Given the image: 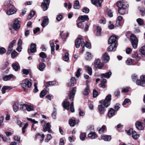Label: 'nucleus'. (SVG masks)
<instances>
[{
    "instance_id": "nucleus-1",
    "label": "nucleus",
    "mask_w": 145,
    "mask_h": 145,
    "mask_svg": "<svg viewBox=\"0 0 145 145\" xmlns=\"http://www.w3.org/2000/svg\"><path fill=\"white\" fill-rule=\"evenodd\" d=\"M111 96L110 94H108L106 97L105 100H102L99 101V102L103 104V105H99L98 107V110L101 114H104L105 112V107H108L110 104V101L111 100Z\"/></svg>"
},
{
    "instance_id": "nucleus-2",
    "label": "nucleus",
    "mask_w": 145,
    "mask_h": 145,
    "mask_svg": "<svg viewBox=\"0 0 145 145\" xmlns=\"http://www.w3.org/2000/svg\"><path fill=\"white\" fill-rule=\"evenodd\" d=\"M108 43L110 45L108 48V51L110 52L114 50L118 45L117 37L114 36H111L108 40Z\"/></svg>"
},
{
    "instance_id": "nucleus-3",
    "label": "nucleus",
    "mask_w": 145,
    "mask_h": 145,
    "mask_svg": "<svg viewBox=\"0 0 145 145\" xmlns=\"http://www.w3.org/2000/svg\"><path fill=\"white\" fill-rule=\"evenodd\" d=\"M130 40L133 47L134 49L137 48L138 43V40L137 37L133 34L130 36Z\"/></svg>"
},
{
    "instance_id": "nucleus-4",
    "label": "nucleus",
    "mask_w": 145,
    "mask_h": 145,
    "mask_svg": "<svg viewBox=\"0 0 145 145\" xmlns=\"http://www.w3.org/2000/svg\"><path fill=\"white\" fill-rule=\"evenodd\" d=\"M31 85V82L27 79H25L24 81L21 84L22 87L25 90L27 88L30 87Z\"/></svg>"
},
{
    "instance_id": "nucleus-5",
    "label": "nucleus",
    "mask_w": 145,
    "mask_h": 145,
    "mask_svg": "<svg viewBox=\"0 0 145 145\" xmlns=\"http://www.w3.org/2000/svg\"><path fill=\"white\" fill-rule=\"evenodd\" d=\"M136 84L142 87L145 86V75H142L140 76V80H137Z\"/></svg>"
},
{
    "instance_id": "nucleus-6",
    "label": "nucleus",
    "mask_w": 145,
    "mask_h": 145,
    "mask_svg": "<svg viewBox=\"0 0 145 145\" xmlns=\"http://www.w3.org/2000/svg\"><path fill=\"white\" fill-rule=\"evenodd\" d=\"M51 125L49 123H45L43 125V131L44 132L48 131V132L50 133H52V131L51 129Z\"/></svg>"
},
{
    "instance_id": "nucleus-7",
    "label": "nucleus",
    "mask_w": 145,
    "mask_h": 145,
    "mask_svg": "<svg viewBox=\"0 0 145 145\" xmlns=\"http://www.w3.org/2000/svg\"><path fill=\"white\" fill-rule=\"evenodd\" d=\"M116 5L118 8H127L128 6L126 3L123 1H118Z\"/></svg>"
},
{
    "instance_id": "nucleus-8",
    "label": "nucleus",
    "mask_w": 145,
    "mask_h": 145,
    "mask_svg": "<svg viewBox=\"0 0 145 145\" xmlns=\"http://www.w3.org/2000/svg\"><path fill=\"white\" fill-rule=\"evenodd\" d=\"M16 42V40H14L10 42L8 48V50L6 53L8 55L11 53V52L12 51L13 47Z\"/></svg>"
},
{
    "instance_id": "nucleus-9",
    "label": "nucleus",
    "mask_w": 145,
    "mask_h": 145,
    "mask_svg": "<svg viewBox=\"0 0 145 145\" xmlns=\"http://www.w3.org/2000/svg\"><path fill=\"white\" fill-rule=\"evenodd\" d=\"M95 67L99 69H101L104 66V64L101 63V60L99 59L95 60L94 63Z\"/></svg>"
},
{
    "instance_id": "nucleus-10",
    "label": "nucleus",
    "mask_w": 145,
    "mask_h": 145,
    "mask_svg": "<svg viewBox=\"0 0 145 145\" xmlns=\"http://www.w3.org/2000/svg\"><path fill=\"white\" fill-rule=\"evenodd\" d=\"M20 21L17 19H16L14 20L12 26L13 28L15 30H17L20 28Z\"/></svg>"
},
{
    "instance_id": "nucleus-11",
    "label": "nucleus",
    "mask_w": 145,
    "mask_h": 145,
    "mask_svg": "<svg viewBox=\"0 0 145 145\" xmlns=\"http://www.w3.org/2000/svg\"><path fill=\"white\" fill-rule=\"evenodd\" d=\"M36 45L34 43L31 44L30 48L28 49V53L30 54L35 52L36 50Z\"/></svg>"
},
{
    "instance_id": "nucleus-12",
    "label": "nucleus",
    "mask_w": 145,
    "mask_h": 145,
    "mask_svg": "<svg viewBox=\"0 0 145 145\" xmlns=\"http://www.w3.org/2000/svg\"><path fill=\"white\" fill-rule=\"evenodd\" d=\"M76 88H73L70 91L69 94V99L71 101L73 100L76 92Z\"/></svg>"
},
{
    "instance_id": "nucleus-13",
    "label": "nucleus",
    "mask_w": 145,
    "mask_h": 145,
    "mask_svg": "<svg viewBox=\"0 0 145 145\" xmlns=\"http://www.w3.org/2000/svg\"><path fill=\"white\" fill-rule=\"evenodd\" d=\"M136 128L139 130H142L144 129V124L142 122L138 121L135 123Z\"/></svg>"
},
{
    "instance_id": "nucleus-14",
    "label": "nucleus",
    "mask_w": 145,
    "mask_h": 145,
    "mask_svg": "<svg viewBox=\"0 0 145 145\" xmlns=\"http://www.w3.org/2000/svg\"><path fill=\"white\" fill-rule=\"evenodd\" d=\"M84 45L85 43L83 42H82L81 39L80 38H78L76 39L75 41V45L76 48H79L80 46Z\"/></svg>"
},
{
    "instance_id": "nucleus-15",
    "label": "nucleus",
    "mask_w": 145,
    "mask_h": 145,
    "mask_svg": "<svg viewBox=\"0 0 145 145\" xmlns=\"http://www.w3.org/2000/svg\"><path fill=\"white\" fill-rule=\"evenodd\" d=\"M49 19L47 16L44 17V19L42 21L41 25L43 27H44L48 24Z\"/></svg>"
},
{
    "instance_id": "nucleus-16",
    "label": "nucleus",
    "mask_w": 145,
    "mask_h": 145,
    "mask_svg": "<svg viewBox=\"0 0 145 145\" xmlns=\"http://www.w3.org/2000/svg\"><path fill=\"white\" fill-rule=\"evenodd\" d=\"M109 57L108 56V54L106 53H105L102 58L103 61L105 63H106L108 62L109 60Z\"/></svg>"
},
{
    "instance_id": "nucleus-17",
    "label": "nucleus",
    "mask_w": 145,
    "mask_h": 145,
    "mask_svg": "<svg viewBox=\"0 0 145 145\" xmlns=\"http://www.w3.org/2000/svg\"><path fill=\"white\" fill-rule=\"evenodd\" d=\"M78 19L80 20L81 22H84L85 21H88L89 20L88 16L87 15L81 16L78 17Z\"/></svg>"
},
{
    "instance_id": "nucleus-18",
    "label": "nucleus",
    "mask_w": 145,
    "mask_h": 145,
    "mask_svg": "<svg viewBox=\"0 0 145 145\" xmlns=\"http://www.w3.org/2000/svg\"><path fill=\"white\" fill-rule=\"evenodd\" d=\"M16 11V9L13 7V8H11L8 10L6 12V14L8 15H10L15 13Z\"/></svg>"
},
{
    "instance_id": "nucleus-19",
    "label": "nucleus",
    "mask_w": 145,
    "mask_h": 145,
    "mask_svg": "<svg viewBox=\"0 0 145 145\" xmlns=\"http://www.w3.org/2000/svg\"><path fill=\"white\" fill-rule=\"evenodd\" d=\"M101 139L105 141H110L111 139V137L110 135H102L101 136Z\"/></svg>"
},
{
    "instance_id": "nucleus-20",
    "label": "nucleus",
    "mask_w": 145,
    "mask_h": 145,
    "mask_svg": "<svg viewBox=\"0 0 145 145\" xmlns=\"http://www.w3.org/2000/svg\"><path fill=\"white\" fill-rule=\"evenodd\" d=\"M12 66L14 70L16 71H17L20 68L19 65L18 63L17 62H16L12 64Z\"/></svg>"
},
{
    "instance_id": "nucleus-21",
    "label": "nucleus",
    "mask_w": 145,
    "mask_h": 145,
    "mask_svg": "<svg viewBox=\"0 0 145 145\" xmlns=\"http://www.w3.org/2000/svg\"><path fill=\"white\" fill-rule=\"evenodd\" d=\"M123 17L121 16H119L117 18L116 25L117 26H119L121 25V22L122 20Z\"/></svg>"
},
{
    "instance_id": "nucleus-22",
    "label": "nucleus",
    "mask_w": 145,
    "mask_h": 145,
    "mask_svg": "<svg viewBox=\"0 0 145 145\" xmlns=\"http://www.w3.org/2000/svg\"><path fill=\"white\" fill-rule=\"evenodd\" d=\"M108 116L110 117H112L115 115V110L113 108H110L108 112Z\"/></svg>"
},
{
    "instance_id": "nucleus-23",
    "label": "nucleus",
    "mask_w": 145,
    "mask_h": 145,
    "mask_svg": "<svg viewBox=\"0 0 145 145\" xmlns=\"http://www.w3.org/2000/svg\"><path fill=\"white\" fill-rule=\"evenodd\" d=\"M111 74V72L110 71L105 74H102L101 75V78H110Z\"/></svg>"
},
{
    "instance_id": "nucleus-24",
    "label": "nucleus",
    "mask_w": 145,
    "mask_h": 145,
    "mask_svg": "<svg viewBox=\"0 0 145 145\" xmlns=\"http://www.w3.org/2000/svg\"><path fill=\"white\" fill-rule=\"evenodd\" d=\"M76 84V80L74 77H72L71 78L70 81L68 84V85L69 86H73L74 85Z\"/></svg>"
},
{
    "instance_id": "nucleus-25",
    "label": "nucleus",
    "mask_w": 145,
    "mask_h": 145,
    "mask_svg": "<svg viewBox=\"0 0 145 145\" xmlns=\"http://www.w3.org/2000/svg\"><path fill=\"white\" fill-rule=\"evenodd\" d=\"M69 34L67 32H64L63 31H61L60 33V35L62 38L65 39L66 38Z\"/></svg>"
},
{
    "instance_id": "nucleus-26",
    "label": "nucleus",
    "mask_w": 145,
    "mask_h": 145,
    "mask_svg": "<svg viewBox=\"0 0 145 145\" xmlns=\"http://www.w3.org/2000/svg\"><path fill=\"white\" fill-rule=\"evenodd\" d=\"M12 88L9 86H4L1 89V91L3 94H4L5 93V91L7 89H10Z\"/></svg>"
},
{
    "instance_id": "nucleus-27",
    "label": "nucleus",
    "mask_w": 145,
    "mask_h": 145,
    "mask_svg": "<svg viewBox=\"0 0 145 145\" xmlns=\"http://www.w3.org/2000/svg\"><path fill=\"white\" fill-rule=\"evenodd\" d=\"M89 88V86L88 84H87L86 86V88L83 92L84 95H87L89 93L90 90Z\"/></svg>"
},
{
    "instance_id": "nucleus-28",
    "label": "nucleus",
    "mask_w": 145,
    "mask_h": 145,
    "mask_svg": "<svg viewBox=\"0 0 145 145\" xmlns=\"http://www.w3.org/2000/svg\"><path fill=\"white\" fill-rule=\"evenodd\" d=\"M92 58V56L91 54L89 52H87L86 53L85 58L87 60H89Z\"/></svg>"
},
{
    "instance_id": "nucleus-29",
    "label": "nucleus",
    "mask_w": 145,
    "mask_h": 145,
    "mask_svg": "<svg viewBox=\"0 0 145 145\" xmlns=\"http://www.w3.org/2000/svg\"><path fill=\"white\" fill-rule=\"evenodd\" d=\"M63 106L64 108L67 110L69 109V102L64 101L63 104Z\"/></svg>"
},
{
    "instance_id": "nucleus-30",
    "label": "nucleus",
    "mask_w": 145,
    "mask_h": 145,
    "mask_svg": "<svg viewBox=\"0 0 145 145\" xmlns=\"http://www.w3.org/2000/svg\"><path fill=\"white\" fill-rule=\"evenodd\" d=\"M85 67L86 68V70L88 71V74L89 75H91L92 74V68L91 67L88 65H86Z\"/></svg>"
},
{
    "instance_id": "nucleus-31",
    "label": "nucleus",
    "mask_w": 145,
    "mask_h": 145,
    "mask_svg": "<svg viewBox=\"0 0 145 145\" xmlns=\"http://www.w3.org/2000/svg\"><path fill=\"white\" fill-rule=\"evenodd\" d=\"M45 67L44 63L40 62L39 63V70L40 71H43Z\"/></svg>"
},
{
    "instance_id": "nucleus-32",
    "label": "nucleus",
    "mask_w": 145,
    "mask_h": 145,
    "mask_svg": "<svg viewBox=\"0 0 145 145\" xmlns=\"http://www.w3.org/2000/svg\"><path fill=\"white\" fill-rule=\"evenodd\" d=\"M13 77V75L12 74H11L8 75H6L4 76L3 79L4 80L7 81L10 79L11 78Z\"/></svg>"
},
{
    "instance_id": "nucleus-33",
    "label": "nucleus",
    "mask_w": 145,
    "mask_h": 145,
    "mask_svg": "<svg viewBox=\"0 0 145 145\" xmlns=\"http://www.w3.org/2000/svg\"><path fill=\"white\" fill-rule=\"evenodd\" d=\"M132 137L134 139L136 140L139 137V135L137 134L135 131H134L132 134Z\"/></svg>"
},
{
    "instance_id": "nucleus-34",
    "label": "nucleus",
    "mask_w": 145,
    "mask_h": 145,
    "mask_svg": "<svg viewBox=\"0 0 145 145\" xmlns=\"http://www.w3.org/2000/svg\"><path fill=\"white\" fill-rule=\"evenodd\" d=\"M88 136L91 139H94L97 137V135L95 133H91L88 134Z\"/></svg>"
},
{
    "instance_id": "nucleus-35",
    "label": "nucleus",
    "mask_w": 145,
    "mask_h": 145,
    "mask_svg": "<svg viewBox=\"0 0 145 145\" xmlns=\"http://www.w3.org/2000/svg\"><path fill=\"white\" fill-rule=\"evenodd\" d=\"M132 57L135 58L137 61L140 60V57L138 56V54L137 52H135L132 54Z\"/></svg>"
},
{
    "instance_id": "nucleus-36",
    "label": "nucleus",
    "mask_w": 145,
    "mask_h": 145,
    "mask_svg": "<svg viewBox=\"0 0 145 145\" xmlns=\"http://www.w3.org/2000/svg\"><path fill=\"white\" fill-rule=\"evenodd\" d=\"M73 7L75 9H78L80 8L79 2L78 1L76 0L75 1Z\"/></svg>"
},
{
    "instance_id": "nucleus-37",
    "label": "nucleus",
    "mask_w": 145,
    "mask_h": 145,
    "mask_svg": "<svg viewBox=\"0 0 145 145\" xmlns=\"http://www.w3.org/2000/svg\"><path fill=\"white\" fill-rule=\"evenodd\" d=\"M126 8H119L118 11L119 14L122 15L124 14H125V10Z\"/></svg>"
},
{
    "instance_id": "nucleus-38",
    "label": "nucleus",
    "mask_w": 145,
    "mask_h": 145,
    "mask_svg": "<svg viewBox=\"0 0 145 145\" xmlns=\"http://www.w3.org/2000/svg\"><path fill=\"white\" fill-rule=\"evenodd\" d=\"M101 28L99 26H97V33L96 35L97 36L101 35Z\"/></svg>"
},
{
    "instance_id": "nucleus-39",
    "label": "nucleus",
    "mask_w": 145,
    "mask_h": 145,
    "mask_svg": "<svg viewBox=\"0 0 145 145\" xmlns=\"http://www.w3.org/2000/svg\"><path fill=\"white\" fill-rule=\"evenodd\" d=\"M50 45L51 48V53L52 54H54V51L55 45L54 43L51 42L50 41Z\"/></svg>"
},
{
    "instance_id": "nucleus-40",
    "label": "nucleus",
    "mask_w": 145,
    "mask_h": 145,
    "mask_svg": "<svg viewBox=\"0 0 145 145\" xmlns=\"http://www.w3.org/2000/svg\"><path fill=\"white\" fill-rule=\"evenodd\" d=\"M18 103H15L13 105V109L14 111L16 112L18 111Z\"/></svg>"
},
{
    "instance_id": "nucleus-41",
    "label": "nucleus",
    "mask_w": 145,
    "mask_h": 145,
    "mask_svg": "<svg viewBox=\"0 0 145 145\" xmlns=\"http://www.w3.org/2000/svg\"><path fill=\"white\" fill-rule=\"evenodd\" d=\"M38 136H40V137H42V140H40V142L42 143V142L43 141V140H44V138L45 136H44V135L43 134H40V133H37L36 134L35 136V137L36 138H37Z\"/></svg>"
},
{
    "instance_id": "nucleus-42",
    "label": "nucleus",
    "mask_w": 145,
    "mask_h": 145,
    "mask_svg": "<svg viewBox=\"0 0 145 145\" xmlns=\"http://www.w3.org/2000/svg\"><path fill=\"white\" fill-rule=\"evenodd\" d=\"M26 110L28 111H30L34 110V107L32 106L26 105Z\"/></svg>"
},
{
    "instance_id": "nucleus-43",
    "label": "nucleus",
    "mask_w": 145,
    "mask_h": 145,
    "mask_svg": "<svg viewBox=\"0 0 145 145\" xmlns=\"http://www.w3.org/2000/svg\"><path fill=\"white\" fill-rule=\"evenodd\" d=\"M48 5H47V4L44 3L43 2L42 3L41 5V7L43 11H45L47 9Z\"/></svg>"
},
{
    "instance_id": "nucleus-44",
    "label": "nucleus",
    "mask_w": 145,
    "mask_h": 145,
    "mask_svg": "<svg viewBox=\"0 0 145 145\" xmlns=\"http://www.w3.org/2000/svg\"><path fill=\"white\" fill-rule=\"evenodd\" d=\"M0 137L5 142H10V139L7 138L5 137H3L2 135H0Z\"/></svg>"
},
{
    "instance_id": "nucleus-45",
    "label": "nucleus",
    "mask_w": 145,
    "mask_h": 145,
    "mask_svg": "<svg viewBox=\"0 0 145 145\" xmlns=\"http://www.w3.org/2000/svg\"><path fill=\"white\" fill-rule=\"evenodd\" d=\"M106 128V126L105 125H103L99 130V133L100 134L103 133Z\"/></svg>"
},
{
    "instance_id": "nucleus-46",
    "label": "nucleus",
    "mask_w": 145,
    "mask_h": 145,
    "mask_svg": "<svg viewBox=\"0 0 145 145\" xmlns=\"http://www.w3.org/2000/svg\"><path fill=\"white\" fill-rule=\"evenodd\" d=\"M76 121L75 120H73L72 119H70L69 120V124L71 126H74L75 124Z\"/></svg>"
},
{
    "instance_id": "nucleus-47",
    "label": "nucleus",
    "mask_w": 145,
    "mask_h": 145,
    "mask_svg": "<svg viewBox=\"0 0 145 145\" xmlns=\"http://www.w3.org/2000/svg\"><path fill=\"white\" fill-rule=\"evenodd\" d=\"M86 134L84 133H81L80 135V139L82 141L84 140L86 137Z\"/></svg>"
},
{
    "instance_id": "nucleus-48",
    "label": "nucleus",
    "mask_w": 145,
    "mask_h": 145,
    "mask_svg": "<svg viewBox=\"0 0 145 145\" xmlns=\"http://www.w3.org/2000/svg\"><path fill=\"white\" fill-rule=\"evenodd\" d=\"M69 54L67 52L65 53V55L63 57V60L65 61H67L69 60V57H68Z\"/></svg>"
},
{
    "instance_id": "nucleus-49",
    "label": "nucleus",
    "mask_w": 145,
    "mask_h": 145,
    "mask_svg": "<svg viewBox=\"0 0 145 145\" xmlns=\"http://www.w3.org/2000/svg\"><path fill=\"white\" fill-rule=\"evenodd\" d=\"M106 11L108 15L109 16L111 17L113 16V13L111 10L107 9Z\"/></svg>"
},
{
    "instance_id": "nucleus-50",
    "label": "nucleus",
    "mask_w": 145,
    "mask_h": 145,
    "mask_svg": "<svg viewBox=\"0 0 145 145\" xmlns=\"http://www.w3.org/2000/svg\"><path fill=\"white\" fill-rule=\"evenodd\" d=\"M46 94V90H42L40 94V97L41 98L43 97Z\"/></svg>"
},
{
    "instance_id": "nucleus-51",
    "label": "nucleus",
    "mask_w": 145,
    "mask_h": 145,
    "mask_svg": "<svg viewBox=\"0 0 145 145\" xmlns=\"http://www.w3.org/2000/svg\"><path fill=\"white\" fill-rule=\"evenodd\" d=\"M26 105L25 104H22L20 105V109L21 110H26Z\"/></svg>"
},
{
    "instance_id": "nucleus-52",
    "label": "nucleus",
    "mask_w": 145,
    "mask_h": 145,
    "mask_svg": "<svg viewBox=\"0 0 145 145\" xmlns=\"http://www.w3.org/2000/svg\"><path fill=\"white\" fill-rule=\"evenodd\" d=\"M35 14V12L34 11H31L29 14L28 20H29L31 19Z\"/></svg>"
},
{
    "instance_id": "nucleus-53",
    "label": "nucleus",
    "mask_w": 145,
    "mask_h": 145,
    "mask_svg": "<svg viewBox=\"0 0 145 145\" xmlns=\"http://www.w3.org/2000/svg\"><path fill=\"white\" fill-rule=\"evenodd\" d=\"M28 125V123H26L24 125L23 127L22 128V132L23 134H24L25 132V129Z\"/></svg>"
},
{
    "instance_id": "nucleus-54",
    "label": "nucleus",
    "mask_w": 145,
    "mask_h": 145,
    "mask_svg": "<svg viewBox=\"0 0 145 145\" xmlns=\"http://www.w3.org/2000/svg\"><path fill=\"white\" fill-rule=\"evenodd\" d=\"M140 51L142 54L145 55V46H142L140 49Z\"/></svg>"
},
{
    "instance_id": "nucleus-55",
    "label": "nucleus",
    "mask_w": 145,
    "mask_h": 145,
    "mask_svg": "<svg viewBox=\"0 0 145 145\" xmlns=\"http://www.w3.org/2000/svg\"><path fill=\"white\" fill-rule=\"evenodd\" d=\"M126 63L127 65H131L132 64V60L131 58H129L127 59V61H126Z\"/></svg>"
},
{
    "instance_id": "nucleus-56",
    "label": "nucleus",
    "mask_w": 145,
    "mask_h": 145,
    "mask_svg": "<svg viewBox=\"0 0 145 145\" xmlns=\"http://www.w3.org/2000/svg\"><path fill=\"white\" fill-rule=\"evenodd\" d=\"M137 21L138 24L140 25H142L144 23L143 20L142 19L140 18L137 19Z\"/></svg>"
},
{
    "instance_id": "nucleus-57",
    "label": "nucleus",
    "mask_w": 145,
    "mask_h": 145,
    "mask_svg": "<svg viewBox=\"0 0 145 145\" xmlns=\"http://www.w3.org/2000/svg\"><path fill=\"white\" fill-rule=\"evenodd\" d=\"M127 134L129 135H132V133L134 131L133 129H130L129 130L126 131Z\"/></svg>"
},
{
    "instance_id": "nucleus-58",
    "label": "nucleus",
    "mask_w": 145,
    "mask_h": 145,
    "mask_svg": "<svg viewBox=\"0 0 145 145\" xmlns=\"http://www.w3.org/2000/svg\"><path fill=\"white\" fill-rule=\"evenodd\" d=\"M82 70V69L81 68H79L77 71L76 73V77H79L80 75V71Z\"/></svg>"
},
{
    "instance_id": "nucleus-59",
    "label": "nucleus",
    "mask_w": 145,
    "mask_h": 145,
    "mask_svg": "<svg viewBox=\"0 0 145 145\" xmlns=\"http://www.w3.org/2000/svg\"><path fill=\"white\" fill-rule=\"evenodd\" d=\"M70 109L71 112H74V111L73 103L72 102L70 105Z\"/></svg>"
},
{
    "instance_id": "nucleus-60",
    "label": "nucleus",
    "mask_w": 145,
    "mask_h": 145,
    "mask_svg": "<svg viewBox=\"0 0 145 145\" xmlns=\"http://www.w3.org/2000/svg\"><path fill=\"white\" fill-rule=\"evenodd\" d=\"M52 138L51 135L50 134H48L47 136V138L45 139V141L46 142H48Z\"/></svg>"
},
{
    "instance_id": "nucleus-61",
    "label": "nucleus",
    "mask_w": 145,
    "mask_h": 145,
    "mask_svg": "<svg viewBox=\"0 0 145 145\" xmlns=\"http://www.w3.org/2000/svg\"><path fill=\"white\" fill-rule=\"evenodd\" d=\"M6 50L5 48L3 47H2L0 48V54H2L5 53Z\"/></svg>"
},
{
    "instance_id": "nucleus-62",
    "label": "nucleus",
    "mask_w": 145,
    "mask_h": 145,
    "mask_svg": "<svg viewBox=\"0 0 145 145\" xmlns=\"http://www.w3.org/2000/svg\"><path fill=\"white\" fill-rule=\"evenodd\" d=\"M11 55L12 57L14 58L18 55V53L16 51H14L11 53Z\"/></svg>"
},
{
    "instance_id": "nucleus-63",
    "label": "nucleus",
    "mask_w": 145,
    "mask_h": 145,
    "mask_svg": "<svg viewBox=\"0 0 145 145\" xmlns=\"http://www.w3.org/2000/svg\"><path fill=\"white\" fill-rule=\"evenodd\" d=\"M131 102V100L129 99L126 98L125 99L124 101H123L122 105H124L126 104L127 103H129Z\"/></svg>"
},
{
    "instance_id": "nucleus-64",
    "label": "nucleus",
    "mask_w": 145,
    "mask_h": 145,
    "mask_svg": "<svg viewBox=\"0 0 145 145\" xmlns=\"http://www.w3.org/2000/svg\"><path fill=\"white\" fill-rule=\"evenodd\" d=\"M82 11L83 12L87 14L89 12V9L88 8L85 7L82 9Z\"/></svg>"
}]
</instances>
